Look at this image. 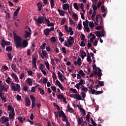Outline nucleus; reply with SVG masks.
<instances>
[{"label":"nucleus","mask_w":126,"mask_h":126,"mask_svg":"<svg viewBox=\"0 0 126 126\" xmlns=\"http://www.w3.org/2000/svg\"><path fill=\"white\" fill-rule=\"evenodd\" d=\"M57 98L60 100L64 98L63 94H58L57 95Z\"/></svg>","instance_id":"ea45409f"},{"label":"nucleus","mask_w":126,"mask_h":126,"mask_svg":"<svg viewBox=\"0 0 126 126\" xmlns=\"http://www.w3.org/2000/svg\"><path fill=\"white\" fill-rule=\"evenodd\" d=\"M1 119L2 120V124H5L7 122H8L9 120L8 117H5V116H3L1 118Z\"/></svg>","instance_id":"f8f14e48"},{"label":"nucleus","mask_w":126,"mask_h":126,"mask_svg":"<svg viewBox=\"0 0 126 126\" xmlns=\"http://www.w3.org/2000/svg\"><path fill=\"white\" fill-rule=\"evenodd\" d=\"M8 111H11V112H14V108L11 105H8Z\"/></svg>","instance_id":"c756f323"},{"label":"nucleus","mask_w":126,"mask_h":126,"mask_svg":"<svg viewBox=\"0 0 126 126\" xmlns=\"http://www.w3.org/2000/svg\"><path fill=\"white\" fill-rule=\"evenodd\" d=\"M93 8L94 9V11H96V10L98 9V7H97L95 4H93Z\"/></svg>","instance_id":"052dcab7"},{"label":"nucleus","mask_w":126,"mask_h":126,"mask_svg":"<svg viewBox=\"0 0 126 126\" xmlns=\"http://www.w3.org/2000/svg\"><path fill=\"white\" fill-rule=\"evenodd\" d=\"M77 62L78 65H81V58H80V57H78Z\"/></svg>","instance_id":"e433bc0d"},{"label":"nucleus","mask_w":126,"mask_h":126,"mask_svg":"<svg viewBox=\"0 0 126 126\" xmlns=\"http://www.w3.org/2000/svg\"><path fill=\"white\" fill-rule=\"evenodd\" d=\"M81 123H82L83 125V124H84V123L83 122V118H79L78 121V125H81Z\"/></svg>","instance_id":"7c9ffc66"},{"label":"nucleus","mask_w":126,"mask_h":126,"mask_svg":"<svg viewBox=\"0 0 126 126\" xmlns=\"http://www.w3.org/2000/svg\"><path fill=\"white\" fill-rule=\"evenodd\" d=\"M50 32H50V29L47 28L44 30V34L45 35V36H49V35H50Z\"/></svg>","instance_id":"f3484780"},{"label":"nucleus","mask_w":126,"mask_h":126,"mask_svg":"<svg viewBox=\"0 0 126 126\" xmlns=\"http://www.w3.org/2000/svg\"><path fill=\"white\" fill-rule=\"evenodd\" d=\"M42 55L43 57H46L47 55H48V53H47V51H46V50H42Z\"/></svg>","instance_id":"603ef678"},{"label":"nucleus","mask_w":126,"mask_h":126,"mask_svg":"<svg viewBox=\"0 0 126 126\" xmlns=\"http://www.w3.org/2000/svg\"><path fill=\"white\" fill-rule=\"evenodd\" d=\"M79 74L81 75L82 77H84L85 76V73L83 72L82 69H80L78 72Z\"/></svg>","instance_id":"bb28decb"},{"label":"nucleus","mask_w":126,"mask_h":126,"mask_svg":"<svg viewBox=\"0 0 126 126\" xmlns=\"http://www.w3.org/2000/svg\"><path fill=\"white\" fill-rule=\"evenodd\" d=\"M69 20L70 25H73V24H74V22L72 20V19H71V17H69Z\"/></svg>","instance_id":"58836bf2"},{"label":"nucleus","mask_w":126,"mask_h":126,"mask_svg":"<svg viewBox=\"0 0 126 126\" xmlns=\"http://www.w3.org/2000/svg\"><path fill=\"white\" fill-rule=\"evenodd\" d=\"M58 75L59 76V79L60 78H63V74L60 71H58Z\"/></svg>","instance_id":"c9c22d12"},{"label":"nucleus","mask_w":126,"mask_h":126,"mask_svg":"<svg viewBox=\"0 0 126 126\" xmlns=\"http://www.w3.org/2000/svg\"><path fill=\"white\" fill-rule=\"evenodd\" d=\"M81 94L82 95V98H84L86 97V94L84 92H81Z\"/></svg>","instance_id":"864d4df0"},{"label":"nucleus","mask_w":126,"mask_h":126,"mask_svg":"<svg viewBox=\"0 0 126 126\" xmlns=\"http://www.w3.org/2000/svg\"><path fill=\"white\" fill-rule=\"evenodd\" d=\"M59 113V118H61V117H63V116H65V114H64V112H63V110H61V111H59L58 112Z\"/></svg>","instance_id":"b1692460"},{"label":"nucleus","mask_w":126,"mask_h":126,"mask_svg":"<svg viewBox=\"0 0 126 126\" xmlns=\"http://www.w3.org/2000/svg\"><path fill=\"white\" fill-rule=\"evenodd\" d=\"M6 51L9 52V51H12V47L11 46H7L6 48Z\"/></svg>","instance_id":"09e8293b"},{"label":"nucleus","mask_w":126,"mask_h":126,"mask_svg":"<svg viewBox=\"0 0 126 126\" xmlns=\"http://www.w3.org/2000/svg\"><path fill=\"white\" fill-rule=\"evenodd\" d=\"M69 39H67V43L69 46H72L73 43H74V38L71 36H69Z\"/></svg>","instance_id":"423d86ee"},{"label":"nucleus","mask_w":126,"mask_h":126,"mask_svg":"<svg viewBox=\"0 0 126 126\" xmlns=\"http://www.w3.org/2000/svg\"><path fill=\"white\" fill-rule=\"evenodd\" d=\"M73 6L75 9H76V10H79V7H78V5L77 4V3H74L73 4Z\"/></svg>","instance_id":"473e14b6"},{"label":"nucleus","mask_w":126,"mask_h":126,"mask_svg":"<svg viewBox=\"0 0 126 126\" xmlns=\"http://www.w3.org/2000/svg\"><path fill=\"white\" fill-rule=\"evenodd\" d=\"M89 26L91 29H92L94 27V23L93 22H90Z\"/></svg>","instance_id":"a19ab883"},{"label":"nucleus","mask_w":126,"mask_h":126,"mask_svg":"<svg viewBox=\"0 0 126 126\" xmlns=\"http://www.w3.org/2000/svg\"><path fill=\"white\" fill-rule=\"evenodd\" d=\"M98 84L100 85V86H104V85H105L103 81H99Z\"/></svg>","instance_id":"774afa93"},{"label":"nucleus","mask_w":126,"mask_h":126,"mask_svg":"<svg viewBox=\"0 0 126 126\" xmlns=\"http://www.w3.org/2000/svg\"><path fill=\"white\" fill-rule=\"evenodd\" d=\"M46 46H47V43H44L42 44L40 46V49H41V50H45V49H46Z\"/></svg>","instance_id":"2f4dec72"},{"label":"nucleus","mask_w":126,"mask_h":126,"mask_svg":"<svg viewBox=\"0 0 126 126\" xmlns=\"http://www.w3.org/2000/svg\"><path fill=\"white\" fill-rule=\"evenodd\" d=\"M87 61L89 63H92V60L91 59V56H87Z\"/></svg>","instance_id":"a18cd8bd"},{"label":"nucleus","mask_w":126,"mask_h":126,"mask_svg":"<svg viewBox=\"0 0 126 126\" xmlns=\"http://www.w3.org/2000/svg\"><path fill=\"white\" fill-rule=\"evenodd\" d=\"M16 98L18 101H20L21 100V96H20L19 94H17Z\"/></svg>","instance_id":"69168bd1"},{"label":"nucleus","mask_w":126,"mask_h":126,"mask_svg":"<svg viewBox=\"0 0 126 126\" xmlns=\"http://www.w3.org/2000/svg\"><path fill=\"white\" fill-rule=\"evenodd\" d=\"M35 22H36L38 26H40V24H45V21H44V18L41 17H39L37 19L35 20Z\"/></svg>","instance_id":"20e7f679"},{"label":"nucleus","mask_w":126,"mask_h":126,"mask_svg":"<svg viewBox=\"0 0 126 126\" xmlns=\"http://www.w3.org/2000/svg\"><path fill=\"white\" fill-rule=\"evenodd\" d=\"M25 75V74H24V73H22V74L19 75L20 79H23V78L24 77Z\"/></svg>","instance_id":"338daca9"},{"label":"nucleus","mask_w":126,"mask_h":126,"mask_svg":"<svg viewBox=\"0 0 126 126\" xmlns=\"http://www.w3.org/2000/svg\"><path fill=\"white\" fill-rule=\"evenodd\" d=\"M20 8H21V6H19L17 9L15 10V11L14 12V16H16L18 14V12H19V11L20 10Z\"/></svg>","instance_id":"5701e85b"},{"label":"nucleus","mask_w":126,"mask_h":126,"mask_svg":"<svg viewBox=\"0 0 126 126\" xmlns=\"http://www.w3.org/2000/svg\"><path fill=\"white\" fill-rule=\"evenodd\" d=\"M37 6L38 8V11H41L42 10V7H43V4L41 2H38L37 3Z\"/></svg>","instance_id":"a211bd4d"},{"label":"nucleus","mask_w":126,"mask_h":126,"mask_svg":"<svg viewBox=\"0 0 126 126\" xmlns=\"http://www.w3.org/2000/svg\"><path fill=\"white\" fill-rule=\"evenodd\" d=\"M50 4L51 8H54L55 3L54 2V0H51L50 1Z\"/></svg>","instance_id":"4c0bfd02"},{"label":"nucleus","mask_w":126,"mask_h":126,"mask_svg":"<svg viewBox=\"0 0 126 126\" xmlns=\"http://www.w3.org/2000/svg\"><path fill=\"white\" fill-rule=\"evenodd\" d=\"M82 91H84V92H85V93H86V92H87L88 91V88L84 87L82 88Z\"/></svg>","instance_id":"bf43d9fd"},{"label":"nucleus","mask_w":126,"mask_h":126,"mask_svg":"<svg viewBox=\"0 0 126 126\" xmlns=\"http://www.w3.org/2000/svg\"><path fill=\"white\" fill-rule=\"evenodd\" d=\"M27 81L29 86H32V85L33 84V81H32V79H31V78H28L27 79Z\"/></svg>","instance_id":"6ab92c4d"},{"label":"nucleus","mask_w":126,"mask_h":126,"mask_svg":"<svg viewBox=\"0 0 126 126\" xmlns=\"http://www.w3.org/2000/svg\"><path fill=\"white\" fill-rule=\"evenodd\" d=\"M70 91H72L73 93H77V91L75 89H73L72 88L69 89Z\"/></svg>","instance_id":"5fc2aeb1"},{"label":"nucleus","mask_w":126,"mask_h":126,"mask_svg":"<svg viewBox=\"0 0 126 126\" xmlns=\"http://www.w3.org/2000/svg\"><path fill=\"white\" fill-rule=\"evenodd\" d=\"M11 67L14 71H15V70H16V64L15 63H12L11 64Z\"/></svg>","instance_id":"a878e982"},{"label":"nucleus","mask_w":126,"mask_h":126,"mask_svg":"<svg viewBox=\"0 0 126 126\" xmlns=\"http://www.w3.org/2000/svg\"><path fill=\"white\" fill-rule=\"evenodd\" d=\"M11 76L13 78V79H14V80H15V82H17V83H19V80L18 79V77H17V75H16L15 73H11Z\"/></svg>","instance_id":"6e6552de"},{"label":"nucleus","mask_w":126,"mask_h":126,"mask_svg":"<svg viewBox=\"0 0 126 126\" xmlns=\"http://www.w3.org/2000/svg\"><path fill=\"white\" fill-rule=\"evenodd\" d=\"M0 98H1V100L2 101H3V102L4 103H5V102H6V97H4L3 95L1 96Z\"/></svg>","instance_id":"4d7b16f0"},{"label":"nucleus","mask_w":126,"mask_h":126,"mask_svg":"<svg viewBox=\"0 0 126 126\" xmlns=\"http://www.w3.org/2000/svg\"><path fill=\"white\" fill-rule=\"evenodd\" d=\"M98 71L96 73V74H94L95 76H98V79H101V77L102 76V70L100 68H98Z\"/></svg>","instance_id":"1a4fd4ad"},{"label":"nucleus","mask_w":126,"mask_h":126,"mask_svg":"<svg viewBox=\"0 0 126 126\" xmlns=\"http://www.w3.org/2000/svg\"><path fill=\"white\" fill-rule=\"evenodd\" d=\"M72 18L76 21L78 20V15L76 13H74L72 15Z\"/></svg>","instance_id":"393cba45"},{"label":"nucleus","mask_w":126,"mask_h":126,"mask_svg":"<svg viewBox=\"0 0 126 126\" xmlns=\"http://www.w3.org/2000/svg\"><path fill=\"white\" fill-rule=\"evenodd\" d=\"M96 36L97 37H101L102 35L101 34V32H100L99 31L95 32Z\"/></svg>","instance_id":"8fccbe9b"},{"label":"nucleus","mask_w":126,"mask_h":126,"mask_svg":"<svg viewBox=\"0 0 126 126\" xmlns=\"http://www.w3.org/2000/svg\"><path fill=\"white\" fill-rule=\"evenodd\" d=\"M101 10L103 13H105V12H106V8H105V6H101Z\"/></svg>","instance_id":"e2e57ef3"},{"label":"nucleus","mask_w":126,"mask_h":126,"mask_svg":"<svg viewBox=\"0 0 126 126\" xmlns=\"http://www.w3.org/2000/svg\"><path fill=\"white\" fill-rule=\"evenodd\" d=\"M67 110L69 113H73V109L72 108H70V105L69 104L67 105Z\"/></svg>","instance_id":"412c9836"},{"label":"nucleus","mask_w":126,"mask_h":126,"mask_svg":"<svg viewBox=\"0 0 126 126\" xmlns=\"http://www.w3.org/2000/svg\"><path fill=\"white\" fill-rule=\"evenodd\" d=\"M93 68L94 69L93 73L94 74H96V73L98 72L97 70H98V68H99V67H97L96 66V64H94L93 65Z\"/></svg>","instance_id":"ddd939ff"},{"label":"nucleus","mask_w":126,"mask_h":126,"mask_svg":"<svg viewBox=\"0 0 126 126\" xmlns=\"http://www.w3.org/2000/svg\"><path fill=\"white\" fill-rule=\"evenodd\" d=\"M56 84H57V85H58L59 88H60V89H61V90H63V85H62V84L61 83V82H60L59 81L57 80H56Z\"/></svg>","instance_id":"4468645a"},{"label":"nucleus","mask_w":126,"mask_h":126,"mask_svg":"<svg viewBox=\"0 0 126 126\" xmlns=\"http://www.w3.org/2000/svg\"><path fill=\"white\" fill-rule=\"evenodd\" d=\"M14 116H15V113H14V111H12L9 114V118L10 120H13L14 119Z\"/></svg>","instance_id":"2eb2a0df"},{"label":"nucleus","mask_w":126,"mask_h":126,"mask_svg":"<svg viewBox=\"0 0 126 126\" xmlns=\"http://www.w3.org/2000/svg\"><path fill=\"white\" fill-rule=\"evenodd\" d=\"M22 46L23 48H26L28 46V42L26 40H24L22 42Z\"/></svg>","instance_id":"dca6fc26"},{"label":"nucleus","mask_w":126,"mask_h":126,"mask_svg":"<svg viewBox=\"0 0 126 126\" xmlns=\"http://www.w3.org/2000/svg\"><path fill=\"white\" fill-rule=\"evenodd\" d=\"M25 103L26 107H29L31 105V102H30V99L29 98L27 97L25 100Z\"/></svg>","instance_id":"9d476101"},{"label":"nucleus","mask_w":126,"mask_h":126,"mask_svg":"<svg viewBox=\"0 0 126 126\" xmlns=\"http://www.w3.org/2000/svg\"><path fill=\"white\" fill-rule=\"evenodd\" d=\"M50 41L51 42H53V43H55V42H56V37L55 36H52L51 38Z\"/></svg>","instance_id":"3c124183"},{"label":"nucleus","mask_w":126,"mask_h":126,"mask_svg":"<svg viewBox=\"0 0 126 126\" xmlns=\"http://www.w3.org/2000/svg\"><path fill=\"white\" fill-rule=\"evenodd\" d=\"M43 19H45V22L47 25L50 23V20H49V19H46V17H43Z\"/></svg>","instance_id":"0e129e2a"},{"label":"nucleus","mask_w":126,"mask_h":126,"mask_svg":"<svg viewBox=\"0 0 126 126\" xmlns=\"http://www.w3.org/2000/svg\"><path fill=\"white\" fill-rule=\"evenodd\" d=\"M62 6L63 10H69V4L65 3L63 4Z\"/></svg>","instance_id":"9b49d317"},{"label":"nucleus","mask_w":126,"mask_h":126,"mask_svg":"<svg viewBox=\"0 0 126 126\" xmlns=\"http://www.w3.org/2000/svg\"><path fill=\"white\" fill-rule=\"evenodd\" d=\"M7 57H8V59L9 60H10V61H11V60H12V57L11 56V53H7Z\"/></svg>","instance_id":"6e6d98bb"},{"label":"nucleus","mask_w":126,"mask_h":126,"mask_svg":"<svg viewBox=\"0 0 126 126\" xmlns=\"http://www.w3.org/2000/svg\"><path fill=\"white\" fill-rule=\"evenodd\" d=\"M78 30H81L82 29V24L81 23H79L77 26Z\"/></svg>","instance_id":"37998d69"},{"label":"nucleus","mask_w":126,"mask_h":126,"mask_svg":"<svg viewBox=\"0 0 126 126\" xmlns=\"http://www.w3.org/2000/svg\"><path fill=\"white\" fill-rule=\"evenodd\" d=\"M10 87L12 91H18V92H20V85L19 84H17L15 87L14 83L13 82H11Z\"/></svg>","instance_id":"f03ea898"},{"label":"nucleus","mask_w":126,"mask_h":126,"mask_svg":"<svg viewBox=\"0 0 126 126\" xmlns=\"http://www.w3.org/2000/svg\"><path fill=\"white\" fill-rule=\"evenodd\" d=\"M84 27L85 29H86L87 32H89V31H90V29L85 25V23H84Z\"/></svg>","instance_id":"f704fd0d"},{"label":"nucleus","mask_w":126,"mask_h":126,"mask_svg":"<svg viewBox=\"0 0 126 126\" xmlns=\"http://www.w3.org/2000/svg\"><path fill=\"white\" fill-rule=\"evenodd\" d=\"M45 66L47 68L48 70H50V64H49V62L45 63Z\"/></svg>","instance_id":"c03bdc74"},{"label":"nucleus","mask_w":126,"mask_h":126,"mask_svg":"<svg viewBox=\"0 0 126 126\" xmlns=\"http://www.w3.org/2000/svg\"><path fill=\"white\" fill-rule=\"evenodd\" d=\"M66 20V19L65 18H64L63 19L62 21H61V25H63L64 23H65V21Z\"/></svg>","instance_id":"680f3d73"},{"label":"nucleus","mask_w":126,"mask_h":126,"mask_svg":"<svg viewBox=\"0 0 126 126\" xmlns=\"http://www.w3.org/2000/svg\"><path fill=\"white\" fill-rule=\"evenodd\" d=\"M58 11L61 16H64V13H65V11H63V10H61L60 9H58Z\"/></svg>","instance_id":"4be33fe9"},{"label":"nucleus","mask_w":126,"mask_h":126,"mask_svg":"<svg viewBox=\"0 0 126 126\" xmlns=\"http://www.w3.org/2000/svg\"><path fill=\"white\" fill-rule=\"evenodd\" d=\"M38 90L39 91H40V94H41V95H44L45 94V91H44V90H43L42 88L39 87Z\"/></svg>","instance_id":"c85d7f7f"},{"label":"nucleus","mask_w":126,"mask_h":126,"mask_svg":"<svg viewBox=\"0 0 126 126\" xmlns=\"http://www.w3.org/2000/svg\"><path fill=\"white\" fill-rule=\"evenodd\" d=\"M62 118H63V119H62L63 122H65V123H66V121H68L67 118H66V116L65 115H64L63 116Z\"/></svg>","instance_id":"79ce46f5"},{"label":"nucleus","mask_w":126,"mask_h":126,"mask_svg":"<svg viewBox=\"0 0 126 126\" xmlns=\"http://www.w3.org/2000/svg\"><path fill=\"white\" fill-rule=\"evenodd\" d=\"M37 59H36L35 57H32V66L35 68V69H37Z\"/></svg>","instance_id":"0eeeda50"},{"label":"nucleus","mask_w":126,"mask_h":126,"mask_svg":"<svg viewBox=\"0 0 126 126\" xmlns=\"http://www.w3.org/2000/svg\"><path fill=\"white\" fill-rule=\"evenodd\" d=\"M30 98L31 99V100H32V102H35V97H34L33 95H31L30 96Z\"/></svg>","instance_id":"13d9d810"},{"label":"nucleus","mask_w":126,"mask_h":126,"mask_svg":"<svg viewBox=\"0 0 126 126\" xmlns=\"http://www.w3.org/2000/svg\"><path fill=\"white\" fill-rule=\"evenodd\" d=\"M79 110H80L81 114H83L84 115H86V113H85V110H84V109L79 107Z\"/></svg>","instance_id":"cd10ccee"},{"label":"nucleus","mask_w":126,"mask_h":126,"mask_svg":"<svg viewBox=\"0 0 126 126\" xmlns=\"http://www.w3.org/2000/svg\"><path fill=\"white\" fill-rule=\"evenodd\" d=\"M53 73V75H52V77L53 78V80H56V79H57V75H56V73L55 72V70H53L52 72Z\"/></svg>","instance_id":"72a5a7b5"},{"label":"nucleus","mask_w":126,"mask_h":126,"mask_svg":"<svg viewBox=\"0 0 126 126\" xmlns=\"http://www.w3.org/2000/svg\"><path fill=\"white\" fill-rule=\"evenodd\" d=\"M69 97H71V98H73L74 99H76V100H83L82 99V97H81V96L79 94H71L69 95Z\"/></svg>","instance_id":"7ed1b4c3"},{"label":"nucleus","mask_w":126,"mask_h":126,"mask_svg":"<svg viewBox=\"0 0 126 126\" xmlns=\"http://www.w3.org/2000/svg\"><path fill=\"white\" fill-rule=\"evenodd\" d=\"M10 44H11V43L10 41H5L4 39H2L1 42L0 43V45L3 48H4L5 46H10Z\"/></svg>","instance_id":"39448f33"},{"label":"nucleus","mask_w":126,"mask_h":126,"mask_svg":"<svg viewBox=\"0 0 126 126\" xmlns=\"http://www.w3.org/2000/svg\"><path fill=\"white\" fill-rule=\"evenodd\" d=\"M14 34V41L16 44L17 48H21L22 47V44L21 42H22V38L20 36L17 35L16 33L13 32Z\"/></svg>","instance_id":"f257e3e1"},{"label":"nucleus","mask_w":126,"mask_h":126,"mask_svg":"<svg viewBox=\"0 0 126 126\" xmlns=\"http://www.w3.org/2000/svg\"><path fill=\"white\" fill-rule=\"evenodd\" d=\"M44 67H45V65L42 63L40 64L39 69H41V70L44 69Z\"/></svg>","instance_id":"de8ad7c7"},{"label":"nucleus","mask_w":126,"mask_h":126,"mask_svg":"<svg viewBox=\"0 0 126 126\" xmlns=\"http://www.w3.org/2000/svg\"><path fill=\"white\" fill-rule=\"evenodd\" d=\"M100 17L102 18V17H101V16H100V15L98 14L96 15L95 20L97 23L99 22V18H100Z\"/></svg>","instance_id":"49530a36"},{"label":"nucleus","mask_w":126,"mask_h":126,"mask_svg":"<svg viewBox=\"0 0 126 126\" xmlns=\"http://www.w3.org/2000/svg\"><path fill=\"white\" fill-rule=\"evenodd\" d=\"M31 35V32H30L28 31H26L24 35L25 39H27V38H28V37H29V36H30Z\"/></svg>","instance_id":"aec40b11"}]
</instances>
